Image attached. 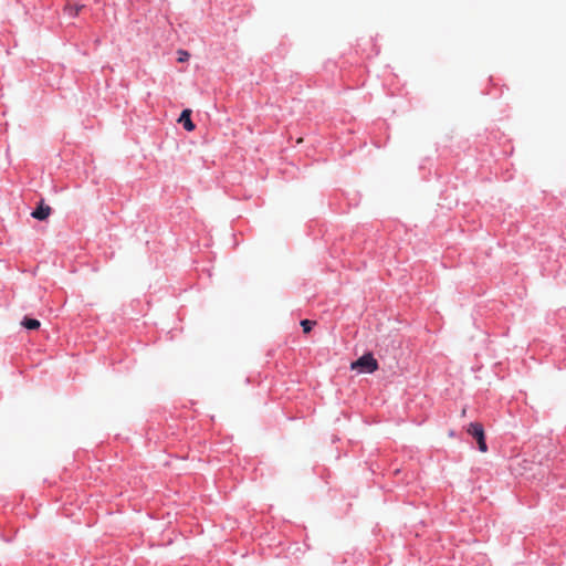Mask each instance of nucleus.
Wrapping results in <instances>:
<instances>
[{
    "label": "nucleus",
    "instance_id": "obj_1",
    "mask_svg": "<svg viewBox=\"0 0 566 566\" xmlns=\"http://www.w3.org/2000/svg\"><path fill=\"white\" fill-rule=\"evenodd\" d=\"M350 368L353 370L371 374L378 369V363L371 353H367L359 357L357 360L353 361Z\"/></svg>",
    "mask_w": 566,
    "mask_h": 566
},
{
    "label": "nucleus",
    "instance_id": "obj_2",
    "mask_svg": "<svg viewBox=\"0 0 566 566\" xmlns=\"http://www.w3.org/2000/svg\"><path fill=\"white\" fill-rule=\"evenodd\" d=\"M468 433L471 434L478 442L479 450L481 452L488 451V446L485 442L484 429L483 426L479 422H472L468 427Z\"/></svg>",
    "mask_w": 566,
    "mask_h": 566
},
{
    "label": "nucleus",
    "instance_id": "obj_3",
    "mask_svg": "<svg viewBox=\"0 0 566 566\" xmlns=\"http://www.w3.org/2000/svg\"><path fill=\"white\" fill-rule=\"evenodd\" d=\"M51 207L48 206V205H44L43 200L40 202L39 207L31 213V216L34 218V219H38V220H46L50 214H51Z\"/></svg>",
    "mask_w": 566,
    "mask_h": 566
},
{
    "label": "nucleus",
    "instance_id": "obj_4",
    "mask_svg": "<svg viewBox=\"0 0 566 566\" xmlns=\"http://www.w3.org/2000/svg\"><path fill=\"white\" fill-rule=\"evenodd\" d=\"M190 116H191V111L184 109L178 119V122L181 123L184 125L185 129L188 132H191L195 129V124L192 123Z\"/></svg>",
    "mask_w": 566,
    "mask_h": 566
},
{
    "label": "nucleus",
    "instance_id": "obj_5",
    "mask_svg": "<svg viewBox=\"0 0 566 566\" xmlns=\"http://www.w3.org/2000/svg\"><path fill=\"white\" fill-rule=\"evenodd\" d=\"M21 324L28 329H38L41 326L38 319L29 317H24Z\"/></svg>",
    "mask_w": 566,
    "mask_h": 566
},
{
    "label": "nucleus",
    "instance_id": "obj_6",
    "mask_svg": "<svg viewBox=\"0 0 566 566\" xmlns=\"http://www.w3.org/2000/svg\"><path fill=\"white\" fill-rule=\"evenodd\" d=\"M83 8H84L83 4H81V6H77V4L73 6V4L69 3V4L65 6L64 10H65V12L67 14L72 15V17H76Z\"/></svg>",
    "mask_w": 566,
    "mask_h": 566
},
{
    "label": "nucleus",
    "instance_id": "obj_7",
    "mask_svg": "<svg viewBox=\"0 0 566 566\" xmlns=\"http://www.w3.org/2000/svg\"><path fill=\"white\" fill-rule=\"evenodd\" d=\"M314 325H315V322H314V321L303 319V321L301 322V326H302V328H303V332H304V333H306V334L311 332V329H312V327H313Z\"/></svg>",
    "mask_w": 566,
    "mask_h": 566
},
{
    "label": "nucleus",
    "instance_id": "obj_8",
    "mask_svg": "<svg viewBox=\"0 0 566 566\" xmlns=\"http://www.w3.org/2000/svg\"><path fill=\"white\" fill-rule=\"evenodd\" d=\"M190 54L187 51L179 50L178 51V62L182 63L188 61Z\"/></svg>",
    "mask_w": 566,
    "mask_h": 566
}]
</instances>
